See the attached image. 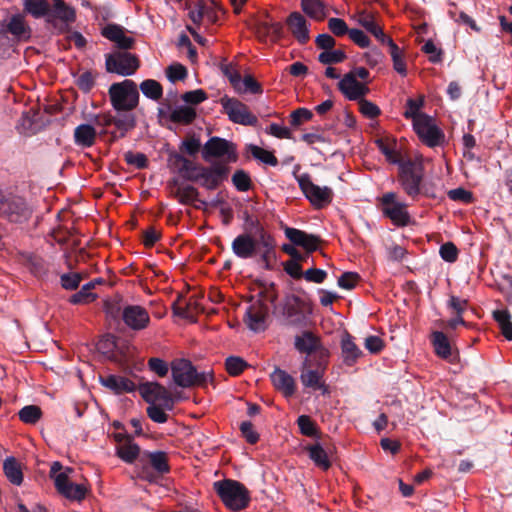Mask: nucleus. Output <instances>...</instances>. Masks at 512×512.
I'll return each mask as SVG.
<instances>
[{
	"label": "nucleus",
	"mask_w": 512,
	"mask_h": 512,
	"mask_svg": "<svg viewBox=\"0 0 512 512\" xmlns=\"http://www.w3.org/2000/svg\"><path fill=\"white\" fill-rule=\"evenodd\" d=\"M168 165L184 180L195 182L207 190H215L227 179L230 168L224 163L203 166L175 151L168 156Z\"/></svg>",
	"instance_id": "nucleus-1"
},
{
	"label": "nucleus",
	"mask_w": 512,
	"mask_h": 512,
	"mask_svg": "<svg viewBox=\"0 0 512 512\" xmlns=\"http://www.w3.org/2000/svg\"><path fill=\"white\" fill-rule=\"evenodd\" d=\"M53 8L47 0H24L23 10L35 19L44 18L56 33L66 32L68 25L76 18L75 10L63 0H52Z\"/></svg>",
	"instance_id": "nucleus-2"
},
{
	"label": "nucleus",
	"mask_w": 512,
	"mask_h": 512,
	"mask_svg": "<svg viewBox=\"0 0 512 512\" xmlns=\"http://www.w3.org/2000/svg\"><path fill=\"white\" fill-rule=\"evenodd\" d=\"M171 373L175 384L182 388L205 386L213 380L212 371L198 372L192 362L184 358L171 362Z\"/></svg>",
	"instance_id": "nucleus-3"
},
{
	"label": "nucleus",
	"mask_w": 512,
	"mask_h": 512,
	"mask_svg": "<svg viewBox=\"0 0 512 512\" xmlns=\"http://www.w3.org/2000/svg\"><path fill=\"white\" fill-rule=\"evenodd\" d=\"M213 486L224 505L230 510L241 511L249 505L250 493L239 481L224 479L214 482Z\"/></svg>",
	"instance_id": "nucleus-4"
},
{
	"label": "nucleus",
	"mask_w": 512,
	"mask_h": 512,
	"mask_svg": "<svg viewBox=\"0 0 512 512\" xmlns=\"http://www.w3.org/2000/svg\"><path fill=\"white\" fill-rule=\"evenodd\" d=\"M112 107L117 111H132L139 102V92L133 80L126 79L109 87Z\"/></svg>",
	"instance_id": "nucleus-5"
},
{
	"label": "nucleus",
	"mask_w": 512,
	"mask_h": 512,
	"mask_svg": "<svg viewBox=\"0 0 512 512\" xmlns=\"http://www.w3.org/2000/svg\"><path fill=\"white\" fill-rule=\"evenodd\" d=\"M378 200L383 216L391 220L395 226L405 227L411 223L407 204L399 201L395 192L384 193Z\"/></svg>",
	"instance_id": "nucleus-6"
},
{
	"label": "nucleus",
	"mask_w": 512,
	"mask_h": 512,
	"mask_svg": "<svg viewBox=\"0 0 512 512\" xmlns=\"http://www.w3.org/2000/svg\"><path fill=\"white\" fill-rule=\"evenodd\" d=\"M423 168L411 160L400 163L398 181L404 192L412 199L421 194Z\"/></svg>",
	"instance_id": "nucleus-7"
},
{
	"label": "nucleus",
	"mask_w": 512,
	"mask_h": 512,
	"mask_svg": "<svg viewBox=\"0 0 512 512\" xmlns=\"http://www.w3.org/2000/svg\"><path fill=\"white\" fill-rule=\"evenodd\" d=\"M295 177L301 191L315 208H324L332 202L334 193L331 188L314 184L308 173Z\"/></svg>",
	"instance_id": "nucleus-8"
},
{
	"label": "nucleus",
	"mask_w": 512,
	"mask_h": 512,
	"mask_svg": "<svg viewBox=\"0 0 512 512\" xmlns=\"http://www.w3.org/2000/svg\"><path fill=\"white\" fill-rule=\"evenodd\" d=\"M419 139L426 146L435 148L445 143V134L435 123V119L427 114L419 116L413 125Z\"/></svg>",
	"instance_id": "nucleus-9"
},
{
	"label": "nucleus",
	"mask_w": 512,
	"mask_h": 512,
	"mask_svg": "<svg viewBox=\"0 0 512 512\" xmlns=\"http://www.w3.org/2000/svg\"><path fill=\"white\" fill-rule=\"evenodd\" d=\"M328 361L313 360L305 357L301 366L300 381L306 388L321 390L323 394L327 393V387L323 381Z\"/></svg>",
	"instance_id": "nucleus-10"
},
{
	"label": "nucleus",
	"mask_w": 512,
	"mask_h": 512,
	"mask_svg": "<svg viewBox=\"0 0 512 512\" xmlns=\"http://www.w3.org/2000/svg\"><path fill=\"white\" fill-rule=\"evenodd\" d=\"M139 66L138 57L127 51H114L105 55V68L109 73L131 76L135 74Z\"/></svg>",
	"instance_id": "nucleus-11"
},
{
	"label": "nucleus",
	"mask_w": 512,
	"mask_h": 512,
	"mask_svg": "<svg viewBox=\"0 0 512 512\" xmlns=\"http://www.w3.org/2000/svg\"><path fill=\"white\" fill-rule=\"evenodd\" d=\"M294 347L299 353L306 354L313 360L328 361L329 351L326 349L321 339L313 332L305 330L294 338Z\"/></svg>",
	"instance_id": "nucleus-12"
},
{
	"label": "nucleus",
	"mask_w": 512,
	"mask_h": 512,
	"mask_svg": "<svg viewBox=\"0 0 512 512\" xmlns=\"http://www.w3.org/2000/svg\"><path fill=\"white\" fill-rule=\"evenodd\" d=\"M202 158L205 161H209L211 158H225L227 163L236 162V147L232 142L214 136L204 144Z\"/></svg>",
	"instance_id": "nucleus-13"
},
{
	"label": "nucleus",
	"mask_w": 512,
	"mask_h": 512,
	"mask_svg": "<svg viewBox=\"0 0 512 512\" xmlns=\"http://www.w3.org/2000/svg\"><path fill=\"white\" fill-rule=\"evenodd\" d=\"M221 105L229 120L233 123L249 126L257 125V117L249 111L247 105L238 99L225 96L221 98Z\"/></svg>",
	"instance_id": "nucleus-14"
},
{
	"label": "nucleus",
	"mask_w": 512,
	"mask_h": 512,
	"mask_svg": "<svg viewBox=\"0 0 512 512\" xmlns=\"http://www.w3.org/2000/svg\"><path fill=\"white\" fill-rule=\"evenodd\" d=\"M121 319L130 330L135 332L146 329L151 322L148 310L141 305H125Z\"/></svg>",
	"instance_id": "nucleus-15"
},
{
	"label": "nucleus",
	"mask_w": 512,
	"mask_h": 512,
	"mask_svg": "<svg viewBox=\"0 0 512 512\" xmlns=\"http://www.w3.org/2000/svg\"><path fill=\"white\" fill-rule=\"evenodd\" d=\"M139 392L147 403L162 402L167 409H172L173 399L170 392L158 382H145L139 385Z\"/></svg>",
	"instance_id": "nucleus-16"
},
{
	"label": "nucleus",
	"mask_w": 512,
	"mask_h": 512,
	"mask_svg": "<svg viewBox=\"0 0 512 512\" xmlns=\"http://www.w3.org/2000/svg\"><path fill=\"white\" fill-rule=\"evenodd\" d=\"M30 215L31 210L23 198L8 194L1 217L18 223L27 220Z\"/></svg>",
	"instance_id": "nucleus-17"
},
{
	"label": "nucleus",
	"mask_w": 512,
	"mask_h": 512,
	"mask_svg": "<svg viewBox=\"0 0 512 512\" xmlns=\"http://www.w3.org/2000/svg\"><path fill=\"white\" fill-rule=\"evenodd\" d=\"M231 249L234 255L240 259L252 258L260 249V238L250 233L239 234L232 241Z\"/></svg>",
	"instance_id": "nucleus-18"
},
{
	"label": "nucleus",
	"mask_w": 512,
	"mask_h": 512,
	"mask_svg": "<svg viewBox=\"0 0 512 512\" xmlns=\"http://www.w3.org/2000/svg\"><path fill=\"white\" fill-rule=\"evenodd\" d=\"M269 308L262 300L254 301L246 310L244 321L248 328L254 332L266 329L265 321Z\"/></svg>",
	"instance_id": "nucleus-19"
},
{
	"label": "nucleus",
	"mask_w": 512,
	"mask_h": 512,
	"mask_svg": "<svg viewBox=\"0 0 512 512\" xmlns=\"http://www.w3.org/2000/svg\"><path fill=\"white\" fill-rule=\"evenodd\" d=\"M304 302L295 295L286 297L282 314L289 325L301 326L305 323L306 317L303 310Z\"/></svg>",
	"instance_id": "nucleus-20"
},
{
	"label": "nucleus",
	"mask_w": 512,
	"mask_h": 512,
	"mask_svg": "<svg viewBox=\"0 0 512 512\" xmlns=\"http://www.w3.org/2000/svg\"><path fill=\"white\" fill-rule=\"evenodd\" d=\"M255 30L258 38L262 41L270 39L272 42H277L283 37V25L273 21L267 14L257 20Z\"/></svg>",
	"instance_id": "nucleus-21"
},
{
	"label": "nucleus",
	"mask_w": 512,
	"mask_h": 512,
	"mask_svg": "<svg viewBox=\"0 0 512 512\" xmlns=\"http://www.w3.org/2000/svg\"><path fill=\"white\" fill-rule=\"evenodd\" d=\"M338 88L351 101H359L369 92L368 86L359 82L352 74H345L339 81Z\"/></svg>",
	"instance_id": "nucleus-22"
},
{
	"label": "nucleus",
	"mask_w": 512,
	"mask_h": 512,
	"mask_svg": "<svg viewBox=\"0 0 512 512\" xmlns=\"http://www.w3.org/2000/svg\"><path fill=\"white\" fill-rule=\"evenodd\" d=\"M102 35L114 42L118 51H126L131 49L135 43L133 37L127 36L122 26L117 24H108L102 30Z\"/></svg>",
	"instance_id": "nucleus-23"
},
{
	"label": "nucleus",
	"mask_w": 512,
	"mask_h": 512,
	"mask_svg": "<svg viewBox=\"0 0 512 512\" xmlns=\"http://www.w3.org/2000/svg\"><path fill=\"white\" fill-rule=\"evenodd\" d=\"M286 23L292 35L300 44H305L309 41L308 22L301 13L292 12L288 16Z\"/></svg>",
	"instance_id": "nucleus-24"
},
{
	"label": "nucleus",
	"mask_w": 512,
	"mask_h": 512,
	"mask_svg": "<svg viewBox=\"0 0 512 512\" xmlns=\"http://www.w3.org/2000/svg\"><path fill=\"white\" fill-rule=\"evenodd\" d=\"M274 387L280 391L285 397H291L295 394V379L286 371L275 368L270 375Z\"/></svg>",
	"instance_id": "nucleus-25"
},
{
	"label": "nucleus",
	"mask_w": 512,
	"mask_h": 512,
	"mask_svg": "<svg viewBox=\"0 0 512 512\" xmlns=\"http://www.w3.org/2000/svg\"><path fill=\"white\" fill-rule=\"evenodd\" d=\"M100 383L115 394L130 393L136 389L134 382L130 379L113 374L100 376Z\"/></svg>",
	"instance_id": "nucleus-26"
},
{
	"label": "nucleus",
	"mask_w": 512,
	"mask_h": 512,
	"mask_svg": "<svg viewBox=\"0 0 512 512\" xmlns=\"http://www.w3.org/2000/svg\"><path fill=\"white\" fill-rule=\"evenodd\" d=\"M5 30L17 40H27L31 36V29L21 14L12 15L5 25Z\"/></svg>",
	"instance_id": "nucleus-27"
},
{
	"label": "nucleus",
	"mask_w": 512,
	"mask_h": 512,
	"mask_svg": "<svg viewBox=\"0 0 512 512\" xmlns=\"http://www.w3.org/2000/svg\"><path fill=\"white\" fill-rule=\"evenodd\" d=\"M341 352L343 362L347 366H352L362 356V351L354 343L353 337L349 333H345L341 339Z\"/></svg>",
	"instance_id": "nucleus-28"
},
{
	"label": "nucleus",
	"mask_w": 512,
	"mask_h": 512,
	"mask_svg": "<svg viewBox=\"0 0 512 512\" xmlns=\"http://www.w3.org/2000/svg\"><path fill=\"white\" fill-rule=\"evenodd\" d=\"M96 129L90 124H80L74 130V141L78 146L89 148L95 144Z\"/></svg>",
	"instance_id": "nucleus-29"
},
{
	"label": "nucleus",
	"mask_w": 512,
	"mask_h": 512,
	"mask_svg": "<svg viewBox=\"0 0 512 512\" xmlns=\"http://www.w3.org/2000/svg\"><path fill=\"white\" fill-rule=\"evenodd\" d=\"M151 467L159 474H166L170 471L167 453L164 451H145L143 453Z\"/></svg>",
	"instance_id": "nucleus-30"
},
{
	"label": "nucleus",
	"mask_w": 512,
	"mask_h": 512,
	"mask_svg": "<svg viewBox=\"0 0 512 512\" xmlns=\"http://www.w3.org/2000/svg\"><path fill=\"white\" fill-rule=\"evenodd\" d=\"M431 342L437 356L448 360L451 355V345L448 337L441 331H434L431 335Z\"/></svg>",
	"instance_id": "nucleus-31"
},
{
	"label": "nucleus",
	"mask_w": 512,
	"mask_h": 512,
	"mask_svg": "<svg viewBox=\"0 0 512 512\" xmlns=\"http://www.w3.org/2000/svg\"><path fill=\"white\" fill-rule=\"evenodd\" d=\"M275 247L276 242L273 236L262 237V240H260V249L258 250V252H260V261L268 270L272 269L271 261L276 258Z\"/></svg>",
	"instance_id": "nucleus-32"
},
{
	"label": "nucleus",
	"mask_w": 512,
	"mask_h": 512,
	"mask_svg": "<svg viewBox=\"0 0 512 512\" xmlns=\"http://www.w3.org/2000/svg\"><path fill=\"white\" fill-rule=\"evenodd\" d=\"M301 8L310 18L318 21L327 16V8L322 0H301Z\"/></svg>",
	"instance_id": "nucleus-33"
},
{
	"label": "nucleus",
	"mask_w": 512,
	"mask_h": 512,
	"mask_svg": "<svg viewBox=\"0 0 512 512\" xmlns=\"http://www.w3.org/2000/svg\"><path fill=\"white\" fill-rule=\"evenodd\" d=\"M3 471L7 479L14 485H21L23 482V473L20 464L14 457H7L3 463Z\"/></svg>",
	"instance_id": "nucleus-34"
},
{
	"label": "nucleus",
	"mask_w": 512,
	"mask_h": 512,
	"mask_svg": "<svg viewBox=\"0 0 512 512\" xmlns=\"http://www.w3.org/2000/svg\"><path fill=\"white\" fill-rule=\"evenodd\" d=\"M140 454V447L133 442V439H127L126 442L117 445L116 455L126 463H133Z\"/></svg>",
	"instance_id": "nucleus-35"
},
{
	"label": "nucleus",
	"mask_w": 512,
	"mask_h": 512,
	"mask_svg": "<svg viewBox=\"0 0 512 512\" xmlns=\"http://www.w3.org/2000/svg\"><path fill=\"white\" fill-rule=\"evenodd\" d=\"M359 24L366 29L369 33H371L378 41L382 44H387L388 40H392L389 36H387L383 29L377 25L372 16L367 14H362L359 18Z\"/></svg>",
	"instance_id": "nucleus-36"
},
{
	"label": "nucleus",
	"mask_w": 512,
	"mask_h": 512,
	"mask_svg": "<svg viewBox=\"0 0 512 512\" xmlns=\"http://www.w3.org/2000/svg\"><path fill=\"white\" fill-rule=\"evenodd\" d=\"M309 458L314 462V464L323 469L328 470L331 466V462L328 458L327 452L321 446V444L316 443L307 447Z\"/></svg>",
	"instance_id": "nucleus-37"
},
{
	"label": "nucleus",
	"mask_w": 512,
	"mask_h": 512,
	"mask_svg": "<svg viewBox=\"0 0 512 512\" xmlns=\"http://www.w3.org/2000/svg\"><path fill=\"white\" fill-rule=\"evenodd\" d=\"M244 233H250L251 235L260 238L262 240L272 235L265 230L263 225L257 218L252 217L248 212L244 213Z\"/></svg>",
	"instance_id": "nucleus-38"
},
{
	"label": "nucleus",
	"mask_w": 512,
	"mask_h": 512,
	"mask_svg": "<svg viewBox=\"0 0 512 512\" xmlns=\"http://www.w3.org/2000/svg\"><path fill=\"white\" fill-rule=\"evenodd\" d=\"M135 124V117L130 111H121L113 116V125L120 130L121 137H124L129 130L133 129Z\"/></svg>",
	"instance_id": "nucleus-39"
},
{
	"label": "nucleus",
	"mask_w": 512,
	"mask_h": 512,
	"mask_svg": "<svg viewBox=\"0 0 512 512\" xmlns=\"http://www.w3.org/2000/svg\"><path fill=\"white\" fill-rule=\"evenodd\" d=\"M493 318L498 323L502 335L508 341H512V321L508 310H495L493 312Z\"/></svg>",
	"instance_id": "nucleus-40"
},
{
	"label": "nucleus",
	"mask_w": 512,
	"mask_h": 512,
	"mask_svg": "<svg viewBox=\"0 0 512 512\" xmlns=\"http://www.w3.org/2000/svg\"><path fill=\"white\" fill-rule=\"evenodd\" d=\"M169 118L174 123L190 124L196 118V111L189 106H179L171 111Z\"/></svg>",
	"instance_id": "nucleus-41"
},
{
	"label": "nucleus",
	"mask_w": 512,
	"mask_h": 512,
	"mask_svg": "<svg viewBox=\"0 0 512 512\" xmlns=\"http://www.w3.org/2000/svg\"><path fill=\"white\" fill-rule=\"evenodd\" d=\"M139 88L145 97L153 101H158L162 98V85L154 79H146L142 81Z\"/></svg>",
	"instance_id": "nucleus-42"
},
{
	"label": "nucleus",
	"mask_w": 512,
	"mask_h": 512,
	"mask_svg": "<svg viewBox=\"0 0 512 512\" xmlns=\"http://www.w3.org/2000/svg\"><path fill=\"white\" fill-rule=\"evenodd\" d=\"M95 288V282L90 281L83 285L81 289L73 294L69 302L71 304L77 305V304H87L96 299V294L92 293L91 290Z\"/></svg>",
	"instance_id": "nucleus-43"
},
{
	"label": "nucleus",
	"mask_w": 512,
	"mask_h": 512,
	"mask_svg": "<svg viewBox=\"0 0 512 512\" xmlns=\"http://www.w3.org/2000/svg\"><path fill=\"white\" fill-rule=\"evenodd\" d=\"M247 150L255 159L266 165L275 167L279 163L277 157L272 152L265 150L257 145L249 144L247 146Z\"/></svg>",
	"instance_id": "nucleus-44"
},
{
	"label": "nucleus",
	"mask_w": 512,
	"mask_h": 512,
	"mask_svg": "<svg viewBox=\"0 0 512 512\" xmlns=\"http://www.w3.org/2000/svg\"><path fill=\"white\" fill-rule=\"evenodd\" d=\"M387 45L389 47V52L393 61V68L400 75L405 76L407 74V69L406 63L402 56V51L393 40H388Z\"/></svg>",
	"instance_id": "nucleus-45"
},
{
	"label": "nucleus",
	"mask_w": 512,
	"mask_h": 512,
	"mask_svg": "<svg viewBox=\"0 0 512 512\" xmlns=\"http://www.w3.org/2000/svg\"><path fill=\"white\" fill-rule=\"evenodd\" d=\"M174 195L181 204L189 205L198 200L199 192L194 186L187 185L179 187Z\"/></svg>",
	"instance_id": "nucleus-46"
},
{
	"label": "nucleus",
	"mask_w": 512,
	"mask_h": 512,
	"mask_svg": "<svg viewBox=\"0 0 512 512\" xmlns=\"http://www.w3.org/2000/svg\"><path fill=\"white\" fill-rule=\"evenodd\" d=\"M18 415L22 422L26 424H35L40 420L42 411L40 407L36 405H27L19 411Z\"/></svg>",
	"instance_id": "nucleus-47"
},
{
	"label": "nucleus",
	"mask_w": 512,
	"mask_h": 512,
	"mask_svg": "<svg viewBox=\"0 0 512 512\" xmlns=\"http://www.w3.org/2000/svg\"><path fill=\"white\" fill-rule=\"evenodd\" d=\"M200 149H201L200 138L193 134V135L185 138L181 142V144L179 146L180 152H178V153L181 155L187 154L189 156H195L200 151Z\"/></svg>",
	"instance_id": "nucleus-48"
},
{
	"label": "nucleus",
	"mask_w": 512,
	"mask_h": 512,
	"mask_svg": "<svg viewBox=\"0 0 512 512\" xmlns=\"http://www.w3.org/2000/svg\"><path fill=\"white\" fill-rule=\"evenodd\" d=\"M232 183L240 192H246L251 189L252 181L249 174L243 169H238L232 175Z\"/></svg>",
	"instance_id": "nucleus-49"
},
{
	"label": "nucleus",
	"mask_w": 512,
	"mask_h": 512,
	"mask_svg": "<svg viewBox=\"0 0 512 512\" xmlns=\"http://www.w3.org/2000/svg\"><path fill=\"white\" fill-rule=\"evenodd\" d=\"M87 493V489L82 484H74L70 483L66 488L60 492L61 495H63L65 498L72 500V501H82Z\"/></svg>",
	"instance_id": "nucleus-50"
},
{
	"label": "nucleus",
	"mask_w": 512,
	"mask_h": 512,
	"mask_svg": "<svg viewBox=\"0 0 512 512\" xmlns=\"http://www.w3.org/2000/svg\"><path fill=\"white\" fill-rule=\"evenodd\" d=\"M346 54L342 50L323 51L318 55V61L324 65L341 63L346 59Z\"/></svg>",
	"instance_id": "nucleus-51"
},
{
	"label": "nucleus",
	"mask_w": 512,
	"mask_h": 512,
	"mask_svg": "<svg viewBox=\"0 0 512 512\" xmlns=\"http://www.w3.org/2000/svg\"><path fill=\"white\" fill-rule=\"evenodd\" d=\"M220 70L228 78L234 89H239L241 84V75L232 63H222Z\"/></svg>",
	"instance_id": "nucleus-52"
},
{
	"label": "nucleus",
	"mask_w": 512,
	"mask_h": 512,
	"mask_svg": "<svg viewBox=\"0 0 512 512\" xmlns=\"http://www.w3.org/2000/svg\"><path fill=\"white\" fill-rule=\"evenodd\" d=\"M247 366L248 364L244 361V359L238 356H229L225 360L226 370L231 376L240 375Z\"/></svg>",
	"instance_id": "nucleus-53"
},
{
	"label": "nucleus",
	"mask_w": 512,
	"mask_h": 512,
	"mask_svg": "<svg viewBox=\"0 0 512 512\" xmlns=\"http://www.w3.org/2000/svg\"><path fill=\"white\" fill-rule=\"evenodd\" d=\"M238 93H246L249 92L251 94H259L262 93L261 85L250 75L241 78V84L239 89H235Z\"/></svg>",
	"instance_id": "nucleus-54"
},
{
	"label": "nucleus",
	"mask_w": 512,
	"mask_h": 512,
	"mask_svg": "<svg viewBox=\"0 0 512 512\" xmlns=\"http://www.w3.org/2000/svg\"><path fill=\"white\" fill-rule=\"evenodd\" d=\"M439 254L444 261L454 263L458 258L459 251L454 243L446 242L440 246Z\"/></svg>",
	"instance_id": "nucleus-55"
},
{
	"label": "nucleus",
	"mask_w": 512,
	"mask_h": 512,
	"mask_svg": "<svg viewBox=\"0 0 512 512\" xmlns=\"http://www.w3.org/2000/svg\"><path fill=\"white\" fill-rule=\"evenodd\" d=\"M75 83L83 93H89L95 85V76L91 71H85L76 79Z\"/></svg>",
	"instance_id": "nucleus-56"
},
{
	"label": "nucleus",
	"mask_w": 512,
	"mask_h": 512,
	"mask_svg": "<svg viewBox=\"0 0 512 512\" xmlns=\"http://www.w3.org/2000/svg\"><path fill=\"white\" fill-rule=\"evenodd\" d=\"M82 276L79 273H64L60 276V283L65 290H75L79 287Z\"/></svg>",
	"instance_id": "nucleus-57"
},
{
	"label": "nucleus",
	"mask_w": 512,
	"mask_h": 512,
	"mask_svg": "<svg viewBox=\"0 0 512 512\" xmlns=\"http://www.w3.org/2000/svg\"><path fill=\"white\" fill-rule=\"evenodd\" d=\"M167 78L170 82L184 80L187 76V69L182 64H172L166 69Z\"/></svg>",
	"instance_id": "nucleus-58"
},
{
	"label": "nucleus",
	"mask_w": 512,
	"mask_h": 512,
	"mask_svg": "<svg viewBox=\"0 0 512 512\" xmlns=\"http://www.w3.org/2000/svg\"><path fill=\"white\" fill-rule=\"evenodd\" d=\"M422 105H423L422 99L409 98L406 102V110L404 112V116L406 118H412L413 124H414L415 120L423 114V113H419V110Z\"/></svg>",
	"instance_id": "nucleus-59"
},
{
	"label": "nucleus",
	"mask_w": 512,
	"mask_h": 512,
	"mask_svg": "<svg viewBox=\"0 0 512 512\" xmlns=\"http://www.w3.org/2000/svg\"><path fill=\"white\" fill-rule=\"evenodd\" d=\"M146 412L148 417L156 423L162 424L168 420V415L165 413L163 407L156 405L155 403H150L146 409Z\"/></svg>",
	"instance_id": "nucleus-60"
},
{
	"label": "nucleus",
	"mask_w": 512,
	"mask_h": 512,
	"mask_svg": "<svg viewBox=\"0 0 512 512\" xmlns=\"http://www.w3.org/2000/svg\"><path fill=\"white\" fill-rule=\"evenodd\" d=\"M328 28L331 33L337 37L349 34L351 29L348 28L346 22L341 18H330L328 20Z\"/></svg>",
	"instance_id": "nucleus-61"
},
{
	"label": "nucleus",
	"mask_w": 512,
	"mask_h": 512,
	"mask_svg": "<svg viewBox=\"0 0 512 512\" xmlns=\"http://www.w3.org/2000/svg\"><path fill=\"white\" fill-rule=\"evenodd\" d=\"M124 158L127 164L135 166L138 169L146 168L148 164L147 157L143 153L128 151L125 153Z\"/></svg>",
	"instance_id": "nucleus-62"
},
{
	"label": "nucleus",
	"mask_w": 512,
	"mask_h": 512,
	"mask_svg": "<svg viewBox=\"0 0 512 512\" xmlns=\"http://www.w3.org/2000/svg\"><path fill=\"white\" fill-rule=\"evenodd\" d=\"M297 424L300 432L308 437L314 436L316 434V427L311 418L307 415H301L297 419Z\"/></svg>",
	"instance_id": "nucleus-63"
},
{
	"label": "nucleus",
	"mask_w": 512,
	"mask_h": 512,
	"mask_svg": "<svg viewBox=\"0 0 512 512\" xmlns=\"http://www.w3.org/2000/svg\"><path fill=\"white\" fill-rule=\"evenodd\" d=\"M359 105L361 113L367 118H376L381 113L379 107L376 104L364 98L359 100Z\"/></svg>",
	"instance_id": "nucleus-64"
}]
</instances>
